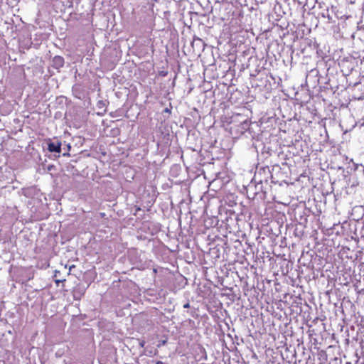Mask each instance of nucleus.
<instances>
[{"label":"nucleus","instance_id":"8","mask_svg":"<svg viewBox=\"0 0 364 364\" xmlns=\"http://www.w3.org/2000/svg\"><path fill=\"white\" fill-rule=\"evenodd\" d=\"M156 364H164L162 361H157Z\"/></svg>","mask_w":364,"mask_h":364},{"label":"nucleus","instance_id":"5","mask_svg":"<svg viewBox=\"0 0 364 364\" xmlns=\"http://www.w3.org/2000/svg\"><path fill=\"white\" fill-rule=\"evenodd\" d=\"M64 281H65V279H56V280H55V283H56L58 285L59 284V283L63 282H64Z\"/></svg>","mask_w":364,"mask_h":364},{"label":"nucleus","instance_id":"9","mask_svg":"<svg viewBox=\"0 0 364 364\" xmlns=\"http://www.w3.org/2000/svg\"><path fill=\"white\" fill-rule=\"evenodd\" d=\"M362 220H363V228H364V214H363V216L362 218Z\"/></svg>","mask_w":364,"mask_h":364},{"label":"nucleus","instance_id":"3","mask_svg":"<svg viewBox=\"0 0 364 364\" xmlns=\"http://www.w3.org/2000/svg\"><path fill=\"white\" fill-rule=\"evenodd\" d=\"M65 146H66V148H65V147L63 148V149L65 150V152L63 153V156H70L69 151L71 149V146L69 144H68L65 145Z\"/></svg>","mask_w":364,"mask_h":364},{"label":"nucleus","instance_id":"6","mask_svg":"<svg viewBox=\"0 0 364 364\" xmlns=\"http://www.w3.org/2000/svg\"><path fill=\"white\" fill-rule=\"evenodd\" d=\"M190 307V304L188 302L186 303L184 305H183V308L184 309H188Z\"/></svg>","mask_w":364,"mask_h":364},{"label":"nucleus","instance_id":"4","mask_svg":"<svg viewBox=\"0 0 364 364\" xmlns=\"http://www.w3.org/2000/svg\"><path fill=\"white\" fill-rule=\"evenodd\" d=\"M322 16L323 17H327L328 20H331V17L330 16L329 14H328V9L326 10V13H323L322 14Z\"/></svg>","mask_w":364,"mask_h":364},{"label":"nucleus","instance_id":"2","mask_svg":"<svg viewBox=\"0 0 364 364\" xmlns=\"http://www.w3.org/2000/svg\"><path fill=\"white\" fill-rule=\"evenodd\" d=\"M64 63V58L62 56L55 55L53 58V66L56 69L63 68Z\"/></svg>","mask_w":364,"mask_h":364},{"label":"nucleus","instance_id":"7","mask_svg":"<svg viewBox=\"0 0 364 364\" xmlns=\"http://www.w3.org/2000/svg\"><path fill=\"white\" fill-rule=\"evenodd\" d=\"M144 345H145V341H140V343H139V346H140L141 347H144Z\"/></svg>","mask_w":364,"mask_h":364},{"label":"nucleus","instance_id":"10","mask_svg":"<svg viewBox=\"0 0 364 364\" xmlns=\"http://www.w3.org/2000/svg\"><path fill=\"white\" fill-rule=\"evenodd\" d=\"M166 341H163L161 342V344H162V345H164V344L166 343Z\"/></svg>","mask_w":364,"mask_h":364},{"label":"nucleus","instance_id":"1","mask_svg":"<svg viewBox=\"0 0 364 364\" xmlns=\"http://www.w3.org/2000/svg\"><path fill=\"white\" fill-rule=\"evenodd\" d=\"M48 150L52 153L60 154L62 151V144L58 140L52 141L49 139L47 142Z\"/></svg>","mask_w":364,"mask_h":364},{"label":"nucleus","instance_id":"11","mask_svg":"<svg viewBox=\"0 0 364 364\" xmlns=\"http://www.w3.org/2000/svg\"><path fill=\"white\" fill-rule=\"evenodd\" d=\"M363 167V173H364V166Z\"/></svg>","mask_w":364,"mask_h":364}]
</instances>
